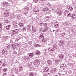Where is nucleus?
<instances>
[{
  "mask_svg": "<svg viewBox=\"0 0 76 76\" xmlns=\"http://www.w3.org/2000/svg\"><path fill=\"white\" fill-rule=\"evenodd\" d=\"M48 46L50 47V48H49L50 52L53 51L55 50H57V45L55 44H52V45H48Z\"/></svg>",
  "mask_w": 76,
  "mask_h": 76,
  "instance_id": "1",
  "label": "nucleus"
},
{
  "mask_svg": "<svg viewBox=\"0 0 76 76\" xmlns=\"http://www.w3.org/2000/svg\"><path fill=\"white\" fill-rule=\"evenodd\" d=\"M40 61L38 59H36L34 61L33 63L34 65L36 66H38L39 64Z\"/></svg>",
  "mask_w": 76,
  "mask_h": 76,
  "instance_id": "2",
  "label": "nucleus"
},
{
  "mask_svg": "<svg viewBox=\"0 0 76 76\" xmlns=\"http://www.w3.org/2000/svg\"><path fill=\"white\" fill-rule=\"evenodd\" d=\"M60 66L61 69H63V70H64V69L66 68V64H61Z\"/></svg>",
  "mask_w": 76,
  "mask_h": 76,
  "instance_id": "3",
  "label": "nucleus"
},
{
  "mask_svg": "<svg viewBox=\"0 0 76 76\" xmlns=\"http://www.w3.org/2000/svg\"><path fill=\"white\" fill-rule=\"evenodd\" d=\"M9 10H7L4 11V15L6 17H8L9 15Z\"/></svg>",
  "mask_w": 76,
  "mask_h": 76,
  "instance_id": "4",
  "label": "nucleus"
},
{
  "mask_svg": "<svg viewBox=\"0 0 76 76\" xmlns=\"http://www.w3.org/2000/svg\"><path fill=\"white\" fill-rule=\"evenodd\" d=\"M64 42L60 40L59 42L58 45L60 47H63L64 45Z\"/></svg>",
  "mask_w": 76,
  "mask_h": 76,
  "instance_id": "5",
  "label": "nucleus"
},
{
  "mask_svg": "<svg viewBox=\"0 0 76 76\" xmlns=\"http://www.w3.org/2000/svg\"><path fill=\"white\" fill-rule=\"evenodd\" d=\"M44 52H45L44 53V55H45V54H48L49 53H50V50H49V49H46L44 50Z\"/></svg>",
  "mask_w": 76,
  "mask_h": 76,
  "instance_id": "6",
  "label": "nucleus"
},
{
  "mask_svg": "<svg viewBox=\"0 0 76 76\" xmlns=\"http://www.w3.org/2000/svg\"><path fill=\"white\" fill-rule=\"evenodd\" d=\"M19 31V29H16L12 31V33L14 34H16Z\"/></svg>",
  "mask_w": 76,
  "mask_h": 76,
  "instance_id": "7",
  "label": "nucleus"
},
{
  "mask_svg": "<svg viewBox=\"0 0 76 76\" xmlns=\"http://www.w3.org/2000/svg\"><path fill=\"white\" fill-rule=\"evenodd\" d=\"M9 4V3H8V2L5 1L4 2L3 4V6L5 7H6L7 6H8V4Z\"/></svg>",
  "mask_w": 76,
  "mask_h": 76,
  "instance_id": "8",
  "label": "nucleus"
},
{
  "mask_svg": "<svg viewBox=\"0 0 76 76\" xmlns=\"http://www.w3.org/2000/svg\"><path fill=\"white\" fill-rule=\"evenodd\" d=\"M34 13H38L39 12V10L38 8H35L34 9Z\"/></svg>",
  "mask_w": 76,
  "mask_h": 76,
  "instance_id": "9",
  "label": "nucleus"
},
{
  "mask_svg": "<svg viewBox=\"0 0 76 76\" xmlns=\"http://www.w3.org/2000/svg\"><path fill=\"white\" fill-rule=\"evenodd\" d=\"M28 67L31 69H32L33 68V66H34V64L32 63H29L28 64Z\"/></svg>",
  "mask_w": 76,
  "mask_h": 76,
  "instance_id": "10",
  "label": "nucleus"
},
{
  "mask_svg": "<svg viewBox=\"0 0 76 76\" xmlns=\"http://www.w3.org/2000/svg\"><path fill=\"white\" fill-rule=\"evenodd\" d=\"M29 8L28 7H27L25 8V9L24 10L25 11L24 12V13L25 14V15H26V14H28V12H27V11H28V10H29Z\"/></svg>",
  "mask_w": 76,
  "mask_h": 76,
  "instance_id": "11",
  "label": "nucleus"
},
{
  "mask_svg": "<svg viewBox=\"0 0 76 76\" xmlns=\"http://www.w3.org/2000/svg\"><path fill=\"white\" fill-rule=\"evenodd\" d=\"M15 17L16 15L13 14H11L10 16V19H15Z\"/></svg>",
  "mask_w": 76,
  "mask_h": 76,
  "instance_id": "12",
  "label": "nucleus"
},
{
  "mask_svg": "<svg viewBox=\"0 0 76 76\" xmlns=\"http://www.w3.org/2000/svg\"><path fill=\"white\" fill-rule=\"evenodd\" d=\"M41 41L43 42H45V43H46L47 42V39L43 37L42 39H41Z\"/></svg>",
  "mask_w": 76,
  "mask_h": 76,
  "instance_id": "13",
  "label": "nucleus"
},
{
  "mask_svg": "<svg viewBox=\"0 0 76 76\" xmlns=\"http://www.w3.org/2000/svg\"><path fill=\"white\" fill-rule=\"evenodd\" d=\"M48 8L47 7L43 8L42 9V11L43 12H47V11H48Z\"/></svg>",
  "mask_w": 76,
  "mask_h": 76,
  "instance_id": "14",
  "label": "nucleus"
},
{
  "mask_svg": "<svg viewBox=\"0 0 76 76\" xmlns=\"http://www.w3.org/2000/svg\"><path fill=\"white\" fill-rule=\"evenodd\" d=\"M44 72H49V68L48 67H46L44 68Z\"/></svg>",
  "mask_w": 76,
  "mask_h": 76,
  "instance_id": "15",
  "label": "nucleus"
},
{
  "mask_svg": "<svg viewBox=\"0 0 76 76\" xmlns=\"http://www.w3.org/2000/svg\"><path fill=\"white\" fill-rule=\"evenodd\" d=\"M59 56L61 58V59H63V58H64V55L63 54H59Z\"/></svg>",
  "mask_w": 76,
  "mask_h": 76,
  "instance_id": "16",
  "label": "nucleus"
},
{
  "mask_svg": "<svg viewBox=\"0 0 76 76\" xmlns=\"http://www.w3.org/2000/svg\"><path fill=\"white\" fill-rule=\"evenodd\" d=\"M36 73H33L32 72H30V73L29 74V76H36Z\"/></svg>",
  "mask_w": 76,
  "mask_h": 76,
  "instance_id": "17",
  "label": "nucleus"
},
{
  "mask_svg": "<svg viewBox=\"0 0 76 76\" xmlns=\"http://www.w3.org/2000/svg\"><path fill=\"white\" fill-rule=\"evenodd\" d=\"M56 72V68H54L52 69L50 71L51 73H54Z\"/></svg>",
  "mask_w": 76,
  "mask_h": 76,
  "instance_id": "18",
  "label": "nucleus"
},
{
  "mask_svg": "<svg viewBox=\"0 0 76 76\" xmlns=\"http://www.w3.org/2000/svg\"><path fill=\"white\" fill-rule=\"evenodd\" d=\"M72 19H74L76 20V14L74 13L72 16Z\"/></svg>",
  "mask_w": 76,
  "mask_h": 76,
  "instance_id": "19",
  "label": "nucleus"
},
{
  "mask_svg": "<svg viewBox=\"0 0 76 76\" xmlns=\"http://www.w3.org/2000/svg\"><path fill=\"white\" fill-rule=\"evenodd\" d=\"M45 21H48L50 19V17L47 16L45 18Z\"/></svg>",
  "mask_w": 76,
  "mask_h": 76,
  "instance_id": "20",
  "label": "nucleus"
},
{
  "mask_svg": "<svg viewBox=\"0 0 76 76\" xmlns=\"http://www.w3.org/2000/svg\"><path fill=\"white\" fill-rule=\"evenodd\" d=\"M54 25L55 28H58L59 26V24L55 22Z\"/></svg>",
  "mask_w": 76,
  "mask_h": 76,
  "instance_id": "21",
  "label": "nucleus"
},
{
  "mask_svg": "<svg viewBox=\"0 0 76 76\" xmlns=\"http://www.w3.org/2000/svg\"><path fill=\"white\" fill-rule=\"evenodd\" d=\"M30 35L32 37H34L35 36V33H34L33 31H32L30 32Z\"/></svg>",
  "mask_w": 76,
  "mask_h": 76,
  "instance_id": "22",
  "label": "nucleus"
},
{
  "mask_svg": "<svg viewBox=\"0 0 76 76\" xmlns=\"http://www.w3.org/2000/svg\"><path fill=\"white\" fill-rule=\"evenodd\" d=\"M57 13L58 14V15H60L62 14V11L59 10L57 11Z\"/></svg>",
  "mask_w": 76,
  "mask_h": 76,
  "instance_id": "23",
  "label": "nucleus"
},
{
  "mask_svg": "<svg viewBox=\"0 0 76 76\" xmlns=\"http://www.w3.org/2000/svg\"><path fill=\"white\" fill-rule=\"evenodd\" d=\"M10 27H11V25H9L6 26L5 27V28L6 29H7V30H9V29H10Z\"/></svg>",
  "mask_w": 76,
  "mask_h": 76,
  "instance_id": "24",
  "label": "nucleus"
},
{
  "mask_svg": "<svg viewBox=\"0 0 76 76\" xmlns=\"http://www.w3.org/2000/svg\"><path fill=\"white\" fill-rule=\"evenodd\" d=\"M2 54H7V51H6V50H2Z\"/></svg>",
  "mask_w": 76,
  "mask_h": 76,
  "instance_id": "25",
  "label": "nucleus"
},
{
  "mask_svg": "<svg viewBox=\"0 0 76 76\" xmlns=\"http://www.w3.org/2000/svg\"><path fill=\"white\" fill-rule=\"evenodd\" d=\"M47 63H48V64L49 65H52L53 64L52 61H51L50 60H49L47 61Z\"/></svg>",
  "mask_w": 76,
  "mask_h": 76,
  "instance_id": "26",
  "label": "nucleus"
},
{
  "mask_svg": "<svg viewBox=\"0 0 76 76\" xmlns=\"http://www.w3.org/2000/svg\"><path fill=\"white\" fill-rule=\"evenodd\" d=\"M11 47H12V48H13V49H15V48H16V45L13 44H11Z\"/></svg>",
  "mask_w": 76,
  "mask_h": 76,
  "instance_id": "27",
  "label": "nucleus"
},
{
  "mask_svg": "<svg viewBox=\"0 0 76 76\" xmlns=\"http://www.w3.org/2000/svg\"><path fill=\"white\" fill-rule=\"evenodd\" d=\"M44 37V35L42 34H41L40 36H39L38 37V38L39 39L41 38L42 39L43 37Z\"/></svg>",
  "mask_w": 76,
  "mask_h": 76,
  "instance_id": "28",
  "label": "nucleus"
},
{
  "mask_svg": "<svg viewBox=\"0 0 76 76\" xmlns=\"http://www.w3.org/2000/svg\"><path fill=\"white\" fill-rule=\"evenodd\" d=\"M41 54L40 53V51L38 50H37L36 52V55H37V56H38V55H39Z\"/></svg>",
  "mask_w": 76,
  "mask_h": 76,
  "instance_id": "29",
  "label": "nucleus"
},
{
  "mask_svg": "<svg viewBox=\"0 0 76 76\" xmlns=\"http://www.w3.org/2000/svg\"><path fill=\"white\" fill-rule=\"evenodd\" d=\"M19 69L20 72H22L23 71V68L22 66H20L19 67Z\"/></svg>",
  "mask_w": 76,
  "mask_h": 76,
  "instance_id": "30",
  "label": "nucleus"
},
{
  "mask_svg": "<svg viewBox=\"0 0 76 76\" xmlns=\"http://www.w3.org/2000/svg\"><path fill=\"white\" fill-rule=\"evenodd\" d=\"M13 27L14 28H17L18 27V24H16V23H14L13 25Z\"/></svg>",
  "mask_w": 76,
  "mask_h": 76,
  "instance_id": "31",
  "label": "nucleus"
},
{
  "mask_svg": "<svg viewBox=\"0 0 76 76\" xmlns=\"http://www.w3.org/2000/svg\"><path fill=\"white\" fill-rule=\"evenodd\" d=\"M25 38L27 41H28L29 40V37H28L27 36H26Z\"/></svg>",
  "mask_w": 76,
  "mask_h": 76,
  "instance_id": "32",
  "label": "nucleus"
},
{
  "mask_svg": "<svg viewBox=\"0 0 76 76\" xmlns=\"http://www.w3.org/2000/svg\"><path fill=\"white\" fill-rule=\"evenodd\" d=\"M19 26L20 27H23V23H20Z\"/></svg>",
  "mask_w": 76,
  "mask_h": 76,
  "instance_id": "33",
  "label": "nucleus"
},
{
  "mask_svg": "<svg viewBox=\"0 0 76 76\" xmlns=\"http://www.w3.org/2000/svg\"><path fill=\"white\" fill-rule=\"evenodd\" d=\"M47 31H48V28H45L44 29H43L42 32H47Z\"/></svg>",
  "mask_w": 76,
  "mask_h": 76,
  "instance_id": "34",
  "label": "nucleus"
},
{
  "mask_svg": "<svg viewBox=\"0 0 76 76\" xmlns=\"http://www.w3.org/2000/svg\"><path fill=\"white\" fill-rule=\"evenodd\" d=\"M68 9L69 10H73V8L72 7H68Z\"/></svg>",
  "mask_w": 76,
  "mask_h": 76,
  "instance_id": "35",
  "label": "nucleus"
},
{
  "mask_svg": "<svg viewBox=\"0 0 76 76\" xmlns=\"http://www.w3.org/2000/svg\"><path fill=\"white\" fill-rule=\"evenodd\" d=\"M29 56L30 57H32L34 56V54L32 53H30L29 54Z\"/></svg>",
  "mask_w": 76,
  "mask_h": 76,
  "instance_id": "36",
  "label": "nucleus"
},
{
  "mask_svg": "<svg viewBox=\"0 0 76 76\" xmlns=\"http://www.w3.org/2000/svg\"><path fill=\"white\" fill-rule=\"evenodd\" d=\"M45 23L41 22V23H40V25L41 26H44Z\"/></svg>",
  "mask_w": 76,
  "mask_h": 76,
  "instance_id": "37",
  "label": "nucleus"
},
{
  "mask_svg": "<svg viewBox=\"0 0 76 76\" xmlns=\"http://www.w3.org/2000/svg\"><path fill=\"white\" fill-rule=\"evenodd\" d=\"M15 71L16 74H18V71H19V70H18V69H15Z\"/></svg>",
  "mask_w": 76,
  "mask_h": 76,
  "instance_id": "38",
  "label": "nucleus"
},
{
  "mask_svg": "<svg viewBox=\"0 0 76 76\" xmlns=\"http://www.w3.org/2000/svg\"><path fill=\"white\" fill-rule=\"evenodd\" d=\"M28 43L29 45H31L32 44V41H29L28 42Z\"/></svg>",
  "mask_w": 76,
  "mask_h": 76,
  "instance_id": "39",
  "label": "nucleus"
},
{
  "mask_svg": "<svg viewBox=\"0 0 76 76\" xmlns=\"http://www.w3.org/2000/svg\"><path fill=\"white\" fill-rule=\"evenodd\" d=\"M13 54H17V53L15 50H14L13 52Z\"/></svg>",
  "mask_w": 76,
  "mask_h": 76,
  "instance_id": "40",
  "label": "nucleus"
},
{
  "mask_svg": "<svg viewBox=\"0 0 76 76\" xmlns=\"http://www.w3.org/2000/svg\"><path fill=\"white\" fill-rule=\"evenodd\" d=\"M43 26H45V27H46L47 28V26H48L47 25V23H44V25Z\"/></svg>",
  "mask_w": 76,
  "mask_h": 76,
  "instance_id": "41",
  "label": "nucleus"
},
{
  "mask_svg": "<svg viewBox=\"0 0 76 76\" xmlns=\"http://www.w3.org/2000/svg\"><path fill=\"white\" fill-rule=\"evenodd\" d=\"M2 66L3 67H5V66H7V64L4 63H3V64H2Z\"/></svg>",
  "mask_w": 76,
  "mask_h": 76,
  "instance_id": "42",
  "label": "nucleus"
},
{
  "mask_svg": "<svg viewBox=\"0 0 76 76\" xmlns=\"http://www.w3.org/2000/svg\"><path fill=\"white\" fill-rule=\"evenodd\" d=\"M35 46L36 47H40V46H41V45L38 44H36L35 45Z\"/></svg>",
  "mask_w": 76,
  "mask_h": 76,
  "instance_id": "43",
  "label": "nucleus"
},
{
  "mask_svg": "<svg viewBox=\"0 0 76 76\" xmlns=\"http://www.w3.org/2000/svg\"><path fill=\"white\" fill-rule=\"evenodd\" d=\"M33 1H34V3H38V0H33Z\"/></svg>",
  "mask_w": 76,
  "mask_h": 76,
  "instance_id": "44",
  "label": "nucleus"
},
{
  "mask_svg": "<svg viewBox=\"0 0 76 76\" xmlns=\"http://www.w3.org/2000/svg\"><path fill=\"white\" fill-rule=\"evenodd\" d=\"M7 70V69L6 68L4 69H3V71L4 72H6Z\"/></svg>",
  "mask_w": 76,
  "mask_h": 76,
  "instance_id": "45",
  "label": "nucleus"
},
{
  "mask_svg": "<svg viewBox=\"0 0 76 76\" xmlns=\"http://www.w3.org/2000/svg\"><path fill=\"white\" fill-rule=\"evenodd\" d=\"M69 12V11L67 10L65 11L64 12V15H66V13H67V12Z\"/></svg>",
  "mask_w": 76,
  "mask_h": 76,
  "instance_id": "46",
  "label": "nucleus"
},
{
  "mask_svg": "<svg viewBox=\"0 0 76 76\" xmlns=\"http://www.w3.org/2000/svg\"><path fill=\"white\" fill-rule=\"evenodd\" d=\"M71 16V13H69L67 17H69Z\"/></svg>",
  "mask_w": 76,
  "mask_h": 76,
  "instance_id": "47",
  "label": "nucleus"
},
{
  "mask_svg": "<svg viewBox=\"0 0 76 76\" xmlns=\"http://www.w3.org/2000/svg\"><path fill=\"white\" fill-rule=\"evenodd\" d=\"M32 31H33L34 32H37V30L35 28H34V29H32Z\"/></svg>",
  "mask_w": 76,
  "mask_h": 76,
  "instance_id": "48",
  "label": "nucleus"
},
{
  "mask_svg": "<svg viewBox=\"0 0 76 76\" xmlns=\"http://www.w3.org/2000/svg\"><path fill=\"white\" fill-rule=\"evenodd\" d=\"M4 21H5V23H8L9 22V21H8V20H4Z\"/></svg>",
  "mask_w": 76,
  "mask_h": 76,
  "instance_id": "49",
  "label": "nucleus"
},
{
  "mask_svg": "<svg viewBox=\"0 0 76 76\" xmlns=\"http://www.w3.org/2000/svg\"><path fill=\"white\" fill-rule=\"evenodd\" d=\"M68 73H69V74H71V73H72V72L71 70H69V71H68Z\"/></svg>",
  "mask_w": 76,
  "mask_h": 76,
  "instance_id": "50",
  "label": "nucleus"
},
{
  "mask_svg": "<svg viewBox=\"0 0 76 76\" xmlns=\"http://www.w3.org/2000/svg\"><path fill=\"white\" fill-rule=\"evenodd\" d=\"M59 61H58V60H55V63H56V64H57Z\"/></svg>",
  "mask_w": 76,
  "mask_h": 76,
  "instance_id": "51",
  "label": "nucleus"
},
{
  "mask_svg": "<svg viewBox=\"0 0 76 76\" xmlns=\"http://www.w3.org/2000/svg\"><path fill=\"white\" fill-rule=\"evenodd\" d=\"M65 33H62L61 34V35L63 36L64 37V36L65 35Z\"/></svg>",
  "mask_w": 76,
  "mask_h": 76,
  "instance_id": "52",
  "label": "nucleus"
},
{
  "mask_svg": "<svg viewBox=\"0 0 76 76\" xmlns=\"http://www.w3.org/2000/svg\"><path fill=\"white\" fill-rule=\"evenodd\" d=\"M10 47H8V46H7L6 47V48H7V50H10Z\"/></svg>",
  "mask_w": 76,
  "mask_h": 76,
  "instance_id": "53",
  "label": "nucleus"
},
{
  "mask_svg": "<svg viewBox=\"0 0 76 76\" xmlns=\"http://www.w3.org/2000/svg\"><path fill=\"white\" fill-rule=\"evenodd\" d=\"M37 40V37H35V38H34L33 40L35 41H36V40Z\"/></svg>",
  "mask_w": 76,
  "mask_h": 76,
  "instance_id": "54",
  "label": "nucleus"
},
{
  "mask_svg": "<svg viewBox=\"0 0 76 76\" xmlns=\"http://www.w3.org/2000/svg\"><path fill=\"white\" fill-rule=\"evenodd\" d=\"M27 30L28 31L30 32V31H31V29H30V28H28Z\"/></svg>",
  "mask_w": 76,
  "mask_h": 76,
  "instance_id": "55",
  "label": "nucleus"
},
{
  "mask_svg": "<svg viewBox=\"0 0 76 76\" xmlns=\"http://www.w3.org/2000/svg\"><path fill=\"white\" fill-rule=\"evenodd\" d=\"M60 29H57L56 31V32H60Z\"/></svg>",
  "mask_w": 76,
  "mask_h": 76,
  "instance_id": "56",
  "label": "nucleus"
},
{
  "mask_svg": "<svg viewBox=\"0 0 76 76\" xmlns=\"http://www.w3.org/2000/svg\"><path fill=\"white\" fill-rule=\"evenodd\" d=\"M27 28H31V26L30 25H28L27 26Z\"/></svg>",
  "mask_w": 76,
  "mask_h": 76,
  "instance_id": "57",
  "label": "nucleus"
},
{
  "mask_svg": "<svg viewBox=\"0 0 76 76\" xmlns=\"http://www.w3.org/2000/svg\"><path fill=\"white\" fill-rule=\"evenodd\" d=\"M2 26H3L2 24L0 23V28H2Z\"/></svg>",
  "mask_w": 76,
  "mask_h": 76,
  "instance_id": "58",
  "label": "nucleus"
},
{
  "mask_svg": "<svg viewBox=\"0 0 76 76\" xmlns=\"http://www.w3.org/2000/svg\"><path fill=\"white\" fill-rule=\"evenodd\" d=\"M42 27H40L39 28V31H42Z\"/></svg>",
  "mask_w": 76,
  "mask_h": 76,
  "instance_id": "59",
  "label": "nucleus"
},
{
  "mask_svg": "<svg viewBox=\"0 0 76 76\" xmlns=\"http://www.w3.org/2000/svg\"><path fill=\"white\" fill-rule=\"evenodd\" d=\"M29 57L28 56H26V57H25L26 59H29Z\"/></svg>",
  "mask_w": 76,
  "mask_h": 76,
  "instance_id": "60",
  "label": "nucleus"
},
{
  "mask_svg": "<svg viewBox=\"0 0 76 76\" xmlns=\"http://www.w3.org/2000/svg\"><path fill=\"white\" fill-rule=\"evenodd\" d=\"M34 29H35V28L34 26H32V30Z\"/></svg>",
  "mask_w": 76,
  "mask_h": 76,
  "instance_id": "61",
  "label": "nucleus"
},
{
  "mask_svg": "<svg viewBox=\"0 0 76 76\" xmlns=\"http://www.w3.org/2000/svg\"><path fill=\"white\" fill-rule=\"evenodd\" d=\"M5 39H8V37H5Z\"/></svg>",
  "mask_w": 76,
  "mask_h": 76,
  "instance_id": "62",
  "label": "nucleus"
},
{
  "mask_svg": "<svg viewBox=\"0 0 76 76\" xmlns=\"http://www.w3.org/2000/svg\"><path fill=\"white\" fill-rule=\"evenodd\" d=\"M26 30V28L24 27L23 28V31H25Z\"/></svg>",
  "mask_w": 76,
  "mask_h": 76,
  "instance_id": "63",
  "label": "nucleus"
},
{
  "mask_svg": "<svg viewBox=\"0 0 76 76\" xmlns=\"http://www.w3.org/2000/svg\"><path fill=\"white\" fill-rule=\"evenodd\" d=\"M17 44L18 45H20V43H18Z\"/></svg>",
  "mask_w": 76,
  "mask_h": 76,
  "instance_id": "64",
  "label": "nucleus"
}]
</instances>
